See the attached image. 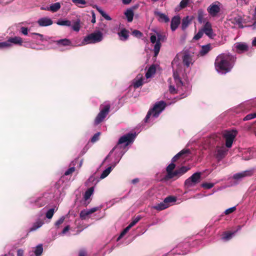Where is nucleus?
Masks as SVG:
<instances>
[{"label": "nucleus", "mask_w": 256, "mask_h": 256, "mask_svg": "<svg viewBox=\"0 0 256 256\" xmlns=\"http://www.w3.org/2000/svg\"><path fill=\"white\" fill-rule=\"evenodd\" d=\"M60 8V4L59 2H56L52 4L48 10H50L52 12L58 11Z\"/></svg>", "instance_id": "a18cd8bd"}, {"label": "nucleus", "mask_w": 256, "mask_h": 256, "mask_svg": "<svg viewBox=\"0 0 256 256\" xmlns=\"http://www.w3.org/2000/svg\"><path fill=\"white\" fill-rule=\"evenodd\" d=\"M20 32L24 36H26L28 34V29L26 27H22L20 28Z\"/></svg>", "instance_id": "338daca9"}, {"label": "nucleus", "mask_w": 256, "mask_h": 256, "mask_svg": "<svg viewBox=\"0 0 256 256\" xmlns=\"http://www.w3.org/2000/svg\"><path fill=\"white\" fill-rule=\"evenodd\" d=\"M156 34L158 40L156 41V44H155L154 48V56L155 57L157 56L160 52V48L161 47L160 42H164L166 39V37L165 35L162 34L158 32Z\"/></svg>", "instance_id": "2eb2a0df"}, {"label": "nucleus", "mask_w": 256, "mask_h": 256, "mask_svg": "<svg viewBox=\"0 0 256 256\" xmlns=\"http://www.w3.org/2000/svg\"><path fill=\"white\" fill-rule=\"evenodd\" d=\"M192 20V19L190 18L188 16H186V17L184 18L182 20V30H185L190 24V21Z\"/></svg>", "instance_id": "a19ab883"}, {"label": "nucleus", "mask_w": 256, "mask_h": 256, "mask_svg": "<svg viewBox=\"0 0 256 256\" xmlns=\"http://www.w3.org/2000/svg\"><path fill=\"white\" fill-rule=\"evenodd\" d=\"M202 30L203 32L209 38H212V36H214L213 30L212 28V24L210 22H206L205 23Z\"/></svg>", "instance_id": "aec40b11"}, {"label": "nucleus", "mask_w": 256, "mask_h": 256, "mask_svg": "<svg viewBox=\"0 0 256 256\" xmlns=\"http://www.w3.org/2000/svg\"><path fill=\"white\" fill-rule=\"evenodd\" d=\"M99 29L101 32H107V26L106 24L102 22L99 24Z\"/></svg>", "instance_id": "6e6d98bb"}, {"label": "nucleus", "mask_w": 256, "mask_h": 256, "mask_svg": "<svg viewBox=\"0 0 256 256\" xmlns=\"http://www.w3.org/2000/svg\"><path fill=\"white\" fill-rule=\"evenodd\" d=\"M154 14L158 16V21L160 22H168L170 20L168 17L164 14L158 11H155Z\"/></svg>", "instance_id": "c85d7f7f"}, {"label": "nucleus", "mask_w": 256, "mask_h": 256, "mask_svg": "<svg viewBox=\"0 0 256 256\" xmlns=\"http://www.w3.org/2000/svg\"><path fill=\"white\" fill-rule=\"evenodd\" d=\"M191 0H182L180 2V4L175 8V11L178 12L181 9L185 8Z\"/></svg>", "instance_id": "f704fd0d"}, {"label": "nucleus", "mask_w": 256, "mask_h": 256, "mask_svg": "<svg viewBox=\"0 0 256 256\" xmlns=\"http://www.w3.org/2000/svg\"><path fill=\"white\" fill-rule=\"evenodd\" d=\"M223 136L226 140V147L227 148H231L236 136V132L225 131Z\"/></svg>", "instance_id": "4468645a"}, {"label": "nucleus", "mask_w": 256, "mask_h": 256, "mask_svg": "<svg viewBox=\"0 0 256 256\" xmlns=\"http://www.w3.org/2000/svg\"><path fill=\"white\" fill-rule=\"evenodd\" d=\"M113 154L114 161L112 163V164L113 165V166H116L124 156V152L121 154L120 153V154L114 152Z\"/></svg>", "instance_id": "72a5a7b5"}, {"label": "nucleus", "mask_w": 256, "mask_h": 256, "mask_svg": "<svg viewBox=\"0 0 256 256\" xmlns=\"http://www.w3.org/2000/svg\"><path fill=\"white\" fill-rule=\"evenodd\" d=\"M255 172L256 169L254 168H251L234 174L232 178L237 181H241L246 178L252 176Z\"/></svg>", "instance_id": "9b49d317"}, {"label": "nucleus", "mask_w": 256, "mask_h": 256, "mask_svg": "<svg viewBox=\"0 0 256 256\" xmlns=\"http://www.w3.org/2000/svg\"><path fill=\"white\" fill-rule=\"evenodd\" d=\"M201 173L196 172L184 182V186L186 188L194 187L200 181Z\"/></svg>", "instance_id": "9d476101"}, {"label": "nucleus", "mask_w": 256, "mask_h": 256, "mask_svg": "<svg viewBox=\"0 0 256 256\" xmlns=\"http://www.w3.org/2000/svg\"><path fill=\"white\" fill-rule=\"evenodd\" d=\"M228 24H234L232 27L238 26L240 28H243L242 26V19L240 16L238 14L236 13H233L228 16Z\"/></svg>", "instance_id": "f8f14e48"}, {"label": "nucleus", "mask_w": 256, "mask_h": 256, "mask_svg": "<svg viewBox=\"0 0 256 256\" xmlns=\"http://www.w3.org/2000/svg\"><path fill=\"white\" fill-rule=\"evenodd\" d=\"M180 24V17L178 16H174L170 22V28L171 30L174 32L176 30V29L178 26Z\"/></svg>", "instance_id": "5701e85b"}, {"label": "nucleus", "mask_w": 256, "mask_h": 256, "mask_svg": "<svg viewBox=\"0 0 256 256\" xmlns=\"http://www.w3.org/2000/svg\"><path fill=\"white\" fill-rule=\"evenodd\" d=\"M74 170H75V168L74 166H72L64 172V176L70 175L72 172H74Z\"/></svg>", "instance_id": "052dcab7"}, {"label": "nucleus", "mask_w": 256, "mask_h": 256, "mask_svg": "<svg viewBox=\"0 0 256 256\" xmlns=\"http://www.w3.org/2000/svg\"><path fill=\"white\" fill-rule=\"evenodd\" d=\"M43 252V248L42 244H38L34 249V254L36 256H40Z\"/></svg>", "instance_id": "37998d69"}, {"label": "nucleus", "mask_w": 256, "mask_h": 256, "mask_svg": "<svg viewBox=\"0 0 256 256\" xmlns=\"http://www.w3.org/2000/svg\"><path fill=\"white\" fill-rule=\"evenodd\" d=\"M136 136V132H129L121 136L118 140L117 144L110 151L104 160V161L108 160L114 152L120 154V153L121 154L124 152V154L128 150L126 146L129 144L134 142Z\"/></svg>", "instance_id": "f03ea898"}, {"label": "nucleus", "mask_w": 256, "mask_h": 256, "mask_svg": "<svg viewBox=\"0 0 256 256\" xmlns=\"http://www.w3.org/2000/svg\"><path fill=\"white\" fill-rule=\"evenodd\" d=\"M182 62L186 67L188 68L192 64V56L189 54H185L182 57Z\"/></svg>", "instance_id": "c756f323"}, {"label": "nucleus", "mask_w": 256, "mask_h": 256, "mask_svg": "<svg viewBox=\"0 0 256 256\" xmlns=\"http://www.w3.org/2000/svg\"><path fill=\"white\" fill-rule=\"evenodd\" d=\"M236 58L230 53L219 54L215 60L216 70L221 74H226L231 70L234 66Z\"/></svg>", "instance_id": "f257e3e1"}, {"label": "nucleus", "mask_w": 256, "mask_h": 256, "mask_svg": "<svg viewBox=\"0 0 256 256\" xmlns=\"http://www.w3.org/2000/svg\"><path fill=\"white\" fill-rule=\"evenodd\" d=\"M236 234V232H226L223 233L221 239L224 242H228Z\"/></svg>", "instance_id": "cd10ccee"}, {"label": "nucleus", "mask_w": 256, "mask_h": 256, "mask_svg": "<svg viewBox=\"0 0 256 256\" xmlns=\"http://www.w3.org/2000/svg\"><path fill=\"white\" fill-rule=\"evenodd\" d=\"M212 47L210 44L202 46L200 50L199 51L198 56H202L206 55L212 50Z\"/></svg>", "instance_id": "bb28decb"}, {"label": "nucleus", "mask_w": 256, "mask_h": 256, "mask_svg": "<svg viewBox=\"0 0 256 256\" xmlns=\"http://www.w3.org/2000/svg\"><path fill=\"white\" fill-rule=\"evenodd\" d=\"M57 44L58 45L66 46L70 45L71 44V42L69 40H68L67 38H64V39H61V40H58Z\"/></svg>", "instance_id": "49530a36"}, {"label": "nucleus", "mask_w": 256, "mask_h": 256, "mask_svg": "<svg viewBox=\"0 0 256 256\" xmlns=\"http://www.w3.org/2000/svg\"><path fill=\"white\" fill-rule=\"evenodd\" d=\"M110 108V106L109 104H106L104 106H100V112L96 116L94 121V124L95 126H97L103 122L108 114Z\"/></svg>", "instance_id": "6e6552de"}, {"label": "nucleus", "mask_w": 256, "mask_h": 256, "mask_svg": "<svg viewBox=\"0 0 256 256\" xmlns=\"http://www.w3.org/2000/svg\"><path fill=\"white\" fill-rule=\"evenodd\" d=\"M228 150L224 146H217L212 152L213 156L220 162L226 156Z\"/></svg>", "instance_id": "1a4fd4ad"}, {"label": "nucleus", "mask_w": 256, "mask_h": 256, "mask_svg": "<svg viewBox=\"0 0 256 256\" xmlns=\"http://www.w3.org/2000/svg\"><path fill=\"white\" fill-rule=\"evenodd\" d=\"M186 240H190V248H192L198 246L202 243L201 241L200 240H193L190 238H186Z\"/></svg>", "instance_id": "79ce46f5"}, {"label": "nucleus", "mask_w": 256, "mask_h": 256, "mask_svg": "<svg viewBox=\"0 0 256 256\" xmlns=\"http://www.w3.org/2000/svg\"><path fill=\"white\" fill-rule=\"evenodd\" d=\"M114 167L115 166H113V165L111 164L110 166H108L102 172L100 176V178L104 179L106 178L110 174V172Z\"/></svg>", "instance_id": "4c0bfd02"}, {"label": "nucleus", "mask_w": 256, "mask_h": 256, "mask_svg": "<svg viewBox=\"0 0 256 256\" xmlns=\"http://www.w3.org/2000/svg\"><path fill=\"white\" fill-rule=\"evenodd\" d=\"M190 240L184 239L183 241L180 242L175 246L171 250L172 254L185 255L190 250Z\"/></svg>", "instance_id": "423d86ee"}, {"label": "nucleus", "mask_w": 256, "mask_h": 256, "mask_svg": "<svg viewBox=\"0 0 256 256\" xmlns=\"http://www.w3.org/2000/svg\"><path fill=\"white\" fill-rule=\"evenodd\" d=\"M203 32L201 30H199L198 32L194 36V39L195 40H198L200 38L203 36Z\"/></svg>", "instance_id": "0e129e2a"}, {"label": "nucleus", "mask_w": 256, "mask_h": 256, "mask_svg": "<svg viewBox=\"0 0 256 256\" xmlns=\"http://www.w3.org/2000/svg\"><path fill=\"white\" fill-rule=\"evenodd\" d=\"M150 42L152 44H156V41L158 40L157 36L152 35L150 38Z\"/></svg>", "instance_id": "774afa93"}, {"label": "nucleus", "mask_w": 256, "mask_h": 256, "mask_svg": "<svg viewBox=\"0 0 256 256\" xmlns=\"http://www.w3.org/2000/svg\"><path fill=\"white\" fill-rule=\"evenodd\" d=\"M38 23L41 26H47L52 24V20L48 18H42L38 20Z\"/></svg>", "instance_id": "b1692460"}, {"label": "nucleus", "mask_w": 256, "mask_h": 256, "mask_svg": "<svg viewBox=\"0 0 256 256\" xmlns=\"http://www.w3.org/2000/svg\"><path fill=\"white\" fill-rule=\"evenodd\" d=\"M132 34L136 38H140L142 36V34L138 30H134L132 32Z\"/></svg>", "instance_id": "69168bd1"}, {"label": "nucleus", "mask_w": 256, "mask_h": 256, "mask_svg": "<svg viewBox=\"0 0 256 256\" xmlns=\"http://www.w3.org/2000/svg\"><path fill=\"white\" fill-rule=\"evenodd\" d=\"M190 153V150L189 149L184 148L179 152H178L176 155H175L172 159V162L174 163L176 162L179 158L180 157L185 156L188 154Z\"/></svg>", "instance_id": "4be33fe9"}, {"label": "nucleus", "mask_w": 256, "mask_h": 256, "mask_svg": "<svg viewBox=\"0 0 256 256\" xmlns=\"http://www.w3.org/2000/svg\"><path fill=\"white\" fill-rule=\"evenodd\" d=\"M44 224V220L42 219L38 218L34 222L29 230V232L35 231L40 228Z\"/></svg>", "instance_id": "393cba45"}, {"label": "nucleus", "mask_w": 256, "mask_h": 256, "mask_svg": "<svg viewBox=\"0 0 256 256\" xmlns=\"http://www.w3.org/2000/svg\"><path fill=\"white\" fill-rule=\"evenodd\" d=\"M129 230L128 228H126L120 233V236L117 238V241L120 240Z\"/></svg>", "instance_id": "680f3d73"}, {"label": "nucleus", "mask_w": 256, "mask_h": 256, "mask_svg": "<svg viewBox=\"0 0 256 256\" xmlns=\"http://www.w3.org/2000/svg\"><path fill=\"white\" fill-rule=\"evenodd\" d=\"M65 219V217L64 216H62L60 218H59L56 222L54 224V226L56 228H58L64 222Z\"/></svg>", "instance_id": "864d4df0"}, {"label": "nucleus", "mask_w": 256, "mask_h": 256, "mask_svg": "<svg viewBox=\"0 0 256 256\" xmlns=\"http://www.w3.org/2000/svg\"><path fill=\"white\" fill-rule=\"evenodd\" d=\"M72 28L76 32H78L80 30V20L78 19L76 21H75Z\"/></svg>", "instance_id": "09e8293b"}, {"label": "nucleus", "mask_w": 256, "mask_h": 256, "mask_svg": "<svg viewBox=\"0 0 256 256\" xmlns=\"http://www.w3.org/2000/svg\"><path fill=\"white\" fill-rule=\"evenodd\" d=\"M174 80L176 84V87L174 85L172 84V78H169L168 82L170 84L169 85V91L172 94H176L178 92H188V88L184 84L181 80L178 74L176 72H174Z\"/></svg>", "instance_id": "39448f33"}, {"label": "nucleus", "mask_w": 256, "mask_h": 256, "mask_svg": "<svg viewBox=\"0 0 256 256\" xmlns=\"http://www.w3.org/2000/svg\"><path fill=\"white\" fill-rule=\"evenodd\" d=\"M205 14L202 9H198V20L200 24L204 22Z\"/></svg>", "instance_id": "ea45409f"}, {"label": "nucleus", "mask_w": 256, "mask_h": 256, "mask_svg": "<svg viewBox=\"0 0 256 256\" xmlns=\"http://www.w3.org/2000/svg\"><path fill=\"white\" fill-rule=\"evenodd\" d=\"M127 21L128 22H132L133 20L134 12L132 8L127 9L124 13Z\"/></svg>", "instance_id": "7c9ffc66"}, {"label": "nucleus", "mask_w": 256, "mask_h": 256, "mask_svg": "<svg viewBox=\"0 0 256 256\" xmlns=\"http://www.w3.org/2000/svg\"><path fill=\"white\" fill-rule=\"evenodd\" d=\"M144 78L141 74H138L132 80V86L136 89L142 86L144 84Z\"/></svg>", "instance_id": "f3484780"}, {"label": "nucleus", "mask_w": 256, "mask_h": 256, "mask_svg": "<svg viewBox=\"0 0 256 256\" xmlns=\"http://www.w3.org/2000/svg\"><path fill=\"white\" fill-rule=\"evenodd\" d=\"M94 186H92L88 188L84 192V199L85 201L88 200L90 198V196L93 194L94 192Z\"/></svg>", "instance_id": "473e14b6"}, {"label": "nucleus", "mask_w": 256, "mask_h": 256, "mask_svg": "<svg viewBox=\"0 0 256 256\" xmlns=\"http://www.w3.org/2000/svg\"><path fill=\"white\" fill-rule=\"evenodd\" d=\"M98 209V207H94L90 209L84 210L80 212V216L82 220H86L90 214L97 211Z\"/></svg>", "instance_id": "6ab92c4d"}, {"label": "nucleus", "mask_w": 256, "mask_h": 256, "mask_svg": "<svg viewBox=\"0 0 256 256\" xmlns=\"http://www.w3.org/2000/svg\"><path fill=\"white\" fill-rule=\"evenodd\" d=\"M53 198V194L50 193L32 197L27 200V206L31 208H40L49 204Z\"/></svg>", "instance_id": "7ed1b4c3"}, {"label": "nucleus", "mask_w": 256, "mask_h": 256, "mask_svg": "<svg viewBox=\"0 0 256 256\" xmlns=\"http://www.w3.org/2000/svg\"><path fill=\"white\" fill-rule=\"evenodd\" d=\"M56 24L59 26H71V22L69 20H60L58 21Z\"/></svg>", "instance_id": "c03bdc74"}, {"label": "nucleus", "mask_w": 256, "mask_h": 256, "mask_svg": "<svg viewBox=\"0 0 256 256\" xmlns=\"http://www.w3.org/2000/svg\"><path fill=\"white\" fill-rule=\"evenodd\" d=\"M164 200V202L170 204L171 202H176V198L174 196H168L165 198Z\"/></svg>", "instance_id": "8fccbe9b"}, {"label": "nucleus", "mask_w": 256, "mask_h": 256, "mask_svg": "<svg viewBox=\"0 0 256 256\" xmlns=\"http://www.w3.org/2000/svg\"><path fill=\"white\" fill-rule=\"evenodd\" d=\"M90 182H92V183H94V185H96V183L98 182V180H96V178L93 176H90L89 178L88 179V180L86 182V186H90V184L89 183Z\"/></svg>", "instance_id": "3c124183"}, {"label": "nucleus", "mask_w": 256, "mask_h": 256, "mask_svg": "<svg viewBox=\"0 0 256 256\" xmlns=\"http://www.w3.org/2000/svg\"><path fill=\"white\" fill-rule=\"evenodd\" d=\"M8 41L10 48L12 46V44L22 46V38L20 36H15L10 38Z\"/></svg>", "instance_id": "412c9836"}, {"label": "nucleus", "mask_w": 256, "mask_h": 256, "mask_svg": "<svg viewBox=\"0 0 256 256\" xmlns=\"http://www.w3.org/2000/svg\"><path fill=\"white\" fill-rule=\"evenodd\" d=\"M156 72V66L154 65H152L147 70L146 74V78H150Z\"/></svg>", "instance_id": "58836bf2"}, {"label": "nucleus", "mask_w": 256, "mask_h": 256, "mask_svg": "<svg viewBox=\"0 0 256 256\" xmlns=\"http://www.w3.org/2000/svg\"><path fill=\"white\" fill-rule=\"evenodd\" d=\"M72 2L78 7L84 8L83 6L86 4L85 0H72Z\"/></svg>", "instance_id": "de8ad7c7"}, {"label": "nucleus", "mask_w": 256, "mask_h": 256, "mask_svg": "<svg viewBox=\"0 0 256 256\" xmlns=\"http://www.w3.org/2000/svg\"><path fill=\"white\" fill-rule=\"evenodd\" d=\"M233 50L237 53L242 54L248 50V47L245 42H236L234 44Z\"/></svg>", "instance_id": "dca6fc26"}, {"label": "nucleus", "mask_w": 256, "mask_h": 256, "mask_svg": "<svg viewBox=\"0 0 256 256\" xmlns=\"http://www.w3.org/2000/svg\"><path fill=\"white\" fill-rule=\"evenodd\" d=\"M100 132H96V134H95L92 138L91 142H96L98 140L99 136H100Z\"/></svg>", "instance_id": "e2e57ef3"}, {"label": "nucleus", "mask_w": 256, "mask_h": 256, "mask_svg": "<svg viewBox=\"0 0 256 256\" xmlns=\"http://www.w3.org/2000/svg\"><path fill=\"white\" fill-rule=\"evenodd\" d=\"M189 168H187L186 166H182L179 169L176 170V177L174 179L176 180L180 176H182L186 172H187Z\"/></svg>", "instance_id": "2f4dec72"}, {"label": "nucleus", "mask_w": 256, "mask_h": 256, "mask_svg": "<svg viewBox=\"0 0 256 256\" xmlns=\"http://www.w3.org/2000/svg\"><path fill=\"white\" fill-rule=\"evenodd\" d=\"M219 139L220 138L216 136H211L208 140L210 145H213L214 144V142H217Z\"/></svg>", "instance_id": "13d9d810"}, {"label": "nucleus", "mask_w": 256, "mask_h": 256, "mask_svg": "<svg viewBox=\"0 0 256 256\" xmlns=\"http://www.w3.org/2000/svg\"><path fill=\"white\" fill-rule=\"evenodd\" d=\"M236 210V206H232V207H231L230 208L226 209V210H225V211L224 212V213L226 215H228V214H230L234 212Z\"/></svg>", "instance_id": "4d7b16f0"}, {"label": "nucleus", "mask_w": 256, "mask_h": 256, "mask_svg": "<svg viewBox=\"0 0 256 256\" xmlns=\"http://www.w3.org/2000/svg\"><path fill=\"white\" fill-rule=\"evenodd\" d=\"M170 206V204L164 202V200L162 202L154 206L153 208L158 210H162L168 208V206Z\"/></svg>", "instance_id": "e433bc0d"}, {"label": "nucleus", "mask_w": 256, "mask_h": 256, "mask_svg": "<svg viewBox=\"0 0 256 256\" xmlns=\"http://www.w3.org/2000/svg\"><path fill=\"white\" fill-rule=\"evenodd\" d=\"M256 118V112L247 114L244 118V121H247Z\"/></svg>", "instance_id": "603ef678"}, {"label": "nucleus", "mask_w": 256, "mask_h": 256, "mask_svg": "<svg viewBox=\"0 0 256 256\" xmlns=\"http://www.w3.org/2000/svg\"><path fill=\"white\" fill-rule=\"evenodd\" d=\"M58 208L56 206H54L53 208H50L46 213V217L48 219H51Z\"/></svg>", "instance_id": "c9c22d12"}, {"label": "nucleus", "mask_w": 256, "mask_h": 256, "mask_svg": "<svg viewBox=\"0 0 256 256\" xmlns=\"http://www.w3.org/2000/svg\"><path fill=\"white\" fill-rule=\"evenodd\" d=\"M214 184L211 182H204L202 184L201 186L206 189H210L214 186Z\"/></svg>", "instance_id": "5fc2aeb1"}, {"label": "nucleus", "mask_w": 256, "mask_h": 256, "mask_svg": "<svg viewBox=\"0 0 256 256\" xmlns=\"http://www.w3.org/2000/svg\"><path fill=\"white\" fill-rule=\"evenodd\" d=\"M175 168L176 164L172 162L167 166L166 168V174L162 179L164 182H166L170 179L175 178L176 174V170L174 171Z\"/></svg>", "instance_id": "ddd939ff"}, {"label": "nucleus", "mask_w": 256, "mask_h": 256, "mask_svg": "<svg viewBox=\"0 0 256 256\" xmlns=\"http://www.w3.org/2000/svg\"><path fill=\"white\" fill-rule=\"evenodd\" d=\"M118 34L120 40L122 41H126L129 37V31L126 28H123L118 33Z\"/></svg>", "instance_id": "a878e982"}, {"label": "nucleus", "mask_w": 256, "mask_h": 256, "mask_svg": "<svg viewBox=\"0 0 256 256\" xmlns=\"http://www.w3.org/2000/svg\"><path fill=\"white\" fill-rule=\"evenodd\" d=\"M166 103L160 100L156 102L152 107L149 110L144 119V122L146 123L152 124L156 118H158L162 112L165 109Z\"/></svg>", "instance_id": "20e7f679"}, {"label": "nucleus", "mask_w": 256, "mask_h": 256, "mask_svg": "<svg viewBox=\"0 0 256 256\" xmlns=\"http://www.w3.org/2000/svg\"><path fill=\"white\" fill-rule=\"evenodd\" d=\"M10 45L8 44V40L4 42H0V48H10Z\"/></svg>", "instance_id": "bf43d9fd"}, {"label": "nucleus", "mask_w": 256, "mask_h": 256, "mask_svg": "<svg viewBox=\"0 0 256 256\" xmlns=\"http://www.w3.org/2000/svg\"><path fill=\"white\" fill-rule=\"evenodd\" d=\"M104 39V35L100 30H96L84 36L81 42L82 46L101 42Z\"/></svg>", "instance_id": "0eeeda50"}, {"label": "nucleus", "mask_w": 256, "mask_h": 256, "mask_svg": "<svg viewBox=\"0 0 256 256\" xmlns=\"http://www.w3.org/2000/svg\"><path fill=\"white\" fill-rule=\"evenodd\" d=\"M207 10L211 16H214L220 12V8L218 4H216L215 2L210 4Z\"/></svg>", "instance_id": "a211bd4d"}]
</instances>
